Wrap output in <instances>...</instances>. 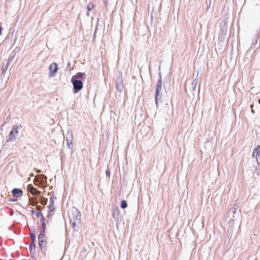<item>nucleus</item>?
<instances>
[{"label":"nucleus","instance_id":"473e14b6","mask_svg":"<svg viewBox=\"0 0 260 260\" xmlns=\"http://www.w3.org/2000/svg\"><path fill=\"white\" fill-rule=\"evenodd\" d=\"M70 62H69L68 63V64H67V68L69 67H70Z\"/></svg>","mask_w":260,"mask_h":260},{"label":"nucleus","instance_id":"0eeeda50","mask_svg":"<svg viewBox=\"0 0 260 260\" xmlns=\"http://www.w3.org/2000/svg\"><path fill=\"white\" fill-rule=\"evenodd\" d=\"M73 135L72 132H68L66 135V142L68 145V147L70 149H73Z\"/></svg>","mask_w":260,"mask_h":260},{"label":"nucleus","instance_id":"39448f33","mask_svg":"<svg viewBox=\"0 0 260 260\" xmlns=\"http://www.w3.org/2000/svg\"><path fill=\"white\" fill-rule=\"evenodd\" d=\"M49 69L50 71L49 74V77H53L55 76L56 73L58 70L57 64L55 62L52 63L49 67Z\"/></svg>","mask_w":260,"mask_h":260},{"label":"nucleus","instance_id":"2eb2a0df","mask_svg":"<svg viewBox=\"0 0 260 260\" xmlns=\"http://www.w3.org/2000/svg\"><path fill=\"white\" fill-rule=\"evenodd\" d=\"M53 205H54V199H53V197H51L50 198V203H49V208L50 209L49 214H50V213L51 212L54 211V208L53 207Z\"/></svg>","mask_w":260,"mask_h":260},{"label":"nucleus","instance_id":"58836bf2","mask_svg":"<svg viewBox=\"0 0 260 260\" xmlns=\"http://www.w3.org/2000/svg\"><path fill=\"white\" fill-rule=\"evenodd\" d=\"M233 218H235V216L234 215L233 216Z\"/></svg>","mask_w":260,"mask_h":260},{"label":"nucleus","instance_id":"7ed1b4c3","mask_svg":"<svg viewBox=\"0 0 260 260\" xmlns=\"http://www.w3.org/2000/svg\"><path fill=\"white\" fill-rule=\"evenodd\" d=\"M162 89V79L160 73H159V79L156 83L155 92V103L156 107H158V102L161 101V94L159 93Z\"/></svg>","mask_w":260,"mask_h":260},{"label":"nucleus","instance_id":"412c9836","mask_svg":"<svg viewBox=\"0 0 260 260\" xmlns=\"http://www.w3.org/2000/svg\"><path fill=\"white\" fill-rule=\"evenodd\" d=\"M239 206L238 205L235 204L232 208L231 209V212L234 213V214H236L237 210L238 209Z\"/></svg>","mask_w":260,"mask_h":260},{"label":"nucleus","instance_id":"bb28decb","mask_svg":"<svg viewBox=\"0 0 260 260\" xmlns=\"http://www.w3.org/2000/svg\"><path fill=\"white\" fill-rule=\"evenodd\" d=\"M106 174L107 175V176H108L109 177L110 175V170H107L106 171Z\"/></svg>","mask_w":260,"mask_h":260},{"label":"nucleus","instance_id":"423d86ee","mask_svg":"<svg viewBox=\"0 0 260 260\" xmlns=\"http://www.w3.org/2000/svg\"><path fill=\"white\" fill-rule=\"evenodd\" d=\"M113 217L116 221L117 225L121 221V216L118 208H115L113 209Z\"/></svg>","mask_w":260,"mask_h":260},{"label":"nucleus","instance_id":"20e7f679","mask_svg":"<svg viewBox=\"0 0 260 260\" xmlns=\"http://www.w3.org/2000/svg\"><path fill=\"white\" fill-rule=\"evenodd\" d=\"M71 82L73 86V92L74 93H78L83 87V83L81 80L71 78Z\"/></svg>","mask_w":260,"mask_h":260},{"label":"nucleus","instance_id":"a211bd4d","mask_svg":"<svg viewBox=\"0 0 260 260\" xmlns=\"http://www.w3.org/2000/svg\"><path fill=\"white\" fill-rule=\"evenodd\" d=\"M254 42L252 43L250 46V47L249 48V50L250 49H254L255 47H256V44L257 43V36H255L254 37Z\"/></svg>","mask_w":260,"mask_h":260},{"label":"nucleus","instance_id":"f8f14e48","mask_svg":"<svg viewBox=\"0 0 260 260\" xmlns=\"http://www.w3.org/2000/svg\"><path fill=\"white\" fill-rule=\"evenodd\" d=\"M39 245L41 249V251H45L47 247V241L45 239H42V240H39Z\"/></svg>","mask_w":260,"mask_h":260},{"label":"nucleus","instance_id":"6ab92c4d","mask_svg":"<svg viewBox=\"0 0 260 260\" xmlns=\"http://www.w3.org/2000/svg\"><path fill=\"white\" fill-rule=\"evenodd\" d=\"M198 83V81L197 79H195L193 80V81L191 83V86H192V89L193 91L196 90V87H197Z\"/></svg>","mask_w":260,"mask_h":260},{"label":"nucleus","instance_id":"f257e3e1","mask_svg":"<svg viewBox=\"0 0 260 260\" xmlns=\"http://www.w3.org/2000/svg\"><path fill=\"white\" fill-rule=\"evenodd\" d=\"M69 217L73 230L78 231V229H76V224L79 225L81 223V213L80 211L77 208L73 207L71 210Z\"/></svg>","mask_w":260,"mask_h":260},{"label":"nucleus","instance_id":"b1692460","mask_svg":"<svg viewBox=\"0 0 260 260\" xmlns=\"http://www.w3.org/2000/svg\"><path fill=\"white\" fill-rule=\"evenodd\" d=\"M47 199L44 198L43 197H42L41 200L40 201V202L42 205H46L47 204Z\"/></svg>","mask_w":260,"mask_h":260},{"label":"nucleus","instance_id":"ddd939ff","mask_svg":"<svg viewBox=\"0 0 260 260\" xmlns=\"http://www.w3.org/2000/svg\"><path fill=\"white\" fill-rule=\"evenodd\" d=\"M12 194L15 197L19 198L22 196L23 191L20 188H15L12 190Z\"/></svg>","mask_w":260,"mask_h":260},{"label":"nucleus","instance_id":"c756f323","mask_svg":"<svg viewBox=\"0 0 260 260\" xmlns=\"http://www.w3.org/2000/svg\"><path fill=\"white\" fill-rule=\"evenodd\" d=\"M36 209H37V210H41V209H42V207H41V206H37V207H36Z\"/></svg>","mask_w":260,"mask_h":260},{"label":"nucleus","instance_id":"5701e85b","mask_svg":"<svg viewBox=\"0 0 260 260\" xmlns=\"http://www.w3.org/2000/svg\"><path fill=\"white\" fill-rule=\"evenodd\" d=\"M93 8L94 5L92 3H89L87 7V9L88 11H90L93 9Z\"/></svg>","mask_w":260,"mask_h":260},{"label":"nucleus","instance_id":"c85d7f7f","mask_svg":"<svg viewBox=\"0 0 260 260\" xmlns=\"http://www.w3.org/2000/svg\"><path fill=\"white\" fill-rule=\"evenodd\" d=\"M42 229H46V223H42Z\"/></svg>","mask_w":260,"mask_h":260},{"label":"nucleus","instance_id":"7c9ffc66","mask_svg":"<svg viewBox=\"0 0 260 260\" xmlns=\"http://www.w3.org/2000/svg\"><path fill=\"white\" fill-rule=\"evenodd\" d=\"M45 230L46 229H42L41 233H43L44 234V233H45Z\"/></svg>","mask_w":260,"mask_h":260},{"label":"nucleus","instance_id":"aec40b11","mask_svg":"<svg viewBox=\"0 0 260 260\" xmlns=\"http://www.w3.org/2000/svg\"><path fill=\"white\" fill-rule=\"evenodd\" d=\"M120 207L122 209H125L127 207V202L125 200H122L121 201Z\"/></svg>","mask_w":260,"mask_h":260},{"label":"nucleus","instance_id":"c9c22d12","mask_svg":"<svg viewBox=\"0 0 260 260\" xmlns=\"http://www.w3.org/2000/svg\"><path fill=\"white\" fill-rule=\"evenodd\" d=\"M11 201L14 202V201H16V199H13V200H11Z\"/></svg>","mask_w":260,"mask_h":260},{"label":"nucleus","instance_id":"a878e982","mask_svg":"<svg viewBox=\"0 0 260 260\" xmlns=\"http://www.w3.org/2000/svg\"><path fill=\"white\" fill-rule=\"evenodd\" d=\"M41 217V222L42 223H45V217H44V216L43 215V214L42 215V216H40Z\"/></svg>","mask_w":260,"mask_h":260},{"label":"nucleus","instance_id":"6e6552de","mask_svg":"<svg viewBox=\"0 0 260 260\" xmlns=\"http://www.w3.org/2000/svg\"><path fill=\"white\" fill-rule=\"evenodd\" d=\"M27 190L33 196H39L41 193V191L38 190L36 188L34 187V186L31 184L27 185Z\"/></svg>","mask_w":260,"mask_h":260},{"label":"nucleus","instance_id":"f03ea898","mask_svg":"<svg viewBox=\"0 0 260 260\" xmlns=\"http://www.w3.org/2000/svg\"><path fill=\"white\" fill-rule=\"evenodd\" d=\"M22 127L21 124L14 125L9 135L7 137L6 142H13L16 141V138L19 134L18 129Z\"/></svg>","mask_w":260,"mask_h":260},{"label":"nucleus","instance_id":"e433bc0d","mask_svg":"<svg viewBox=\"0 0 260 260\" xmlns=\"http://www.w3.org/2000/svg\"><path fill=\"white\" fill-rule=\"evenodd\" d=\"M258 104H260V99H258Z\"/></svg>","mask_w":260,"mask_h":260},{"label":"nucleus","instance_id":"4468645a","mask_svg":"<svg viewBox=\"0 0 260 260\" xmlns=\"http://www.w3.org/2000/svg\"><path fill=\"white\" fill-rule=\"evenodd\" d=\"M9 66V61L8 60H5L3 62V66L2 67V74H5L7 71L8 67Z\"/></svg>","mask_w":260,"mask_h":260},{"label":"nucleus","instance_id":"2f4dec72","mask_svg":"<svg viewBox=\"0 0 260 260\" xmlns=\"http://www.w3.org/2000/svg\"><path fill=\"white\" fill-rule=\"evenodd\" d=\"M251 111L252 113L254 114L255 112L253 109H251Z\"/></svg>","mask_w":260,"mask_h":260},{"label":"nucleus","instance_id":"4c0bfd02","mask_svg":"<svg viewBox=\"0 0 260 260\" xmlns=\"http://www.w3.org/2000/svg\"><path fill=\"white\" fill-rule=\"evenodd\" d=\"M42 176L44 178H45L46 179L47 178L46 176H45V175H43Z\"/></svg>","mask_w":260,"mask_h":260},{"label":"nucleus","instance_id":"f704fd0d","mask_svg":"<svg viewBox=\"0 0 260 260\" xmlns=\"http://www.w3.org/2000/svg\"><path fill=\"white\" fill-rule=\"evenodd\" d=\"M37 173H40L41 172V170H38L37 171Z\"/></svg>","mask_w":260,"mask_h":260},{"label":"nucleus","instance_id":"393cba45","mask_svg":"<svg viewBox=\"0 0 260 260\" xmlns=\"http://www.w3.org/2000/svg\"><path fill=\"white\" fill-rule=\"evenodd\" d=\"M44 237H45V235L43 233H40L38 236V240H42V239H44Z\"/></svg>","mask_w":260,"mask_h":260},{"label":"nucleus","instance_id":"9d476101","mask_svg":"<svg viewBox=\"0 0 260 260\" xmlns=\"http://www.w3.org/2000/svg\"><path fill=\"white\" fill-rule=\"evenodd\" d=\"M120 76H119L117 79V89L119 92H122L123 89V81L122 79V74L121 72L119 73Z\"/></svg>","mask_w":260,"mask_h":260},{"label":"nucleus","instance_id":"72a5a7b5","mask_svg":"<svg viewBox=\"0 0 260 260\" xmlns=\"http://www.w3.org/2000/svg\"><path fill=\"white\" fill-rule=\"evenodd\" d=\"M253 104H251V105H250V108H251V109H253Z\"/></svg>","mask_w":260,"mask_h":260},{"label":"nucleus","instance_id":"cd10ccee","mask_svg":"<svg viewBox=\"0 0 260 260\" xmlns=\"http://www.w3.org/2000/svg\"><path fill=\"white\" fill-rule=\"evenodd\" d=\"M38 203L37 199L35 200V201L31 203L32 206H36L37 204Z\"/></svg>","mask_w":260,"mask_h":260},{"label":"nucleus","instance_id":"f3484780","mask_svg":"<svg viewBox=\"0 0 260 260\" xmlns=\"http://www.w3.org/2000/svg\"><path fill=\"white\" fill-rule=\"evenodd\" d=\"M30 236L31 239V241L36 242V238L35 229L30 231Z\"/></svg>","mask_w":260,"mask_h":260},{"label":"nucleus","instance_id":"9b49d317","mask_svg":"<svg viewBox=\"0 0 260 260\" xmlns=\"http://www.w3.org/2000/svg\"><path fill=\"white\" fill-rule=\"evenodd\" d=\"M72 78L77 80H84L86 79V75L84 73L78 72L72 77Z\"/></svg>","mask_w":260,"mask_h":260},{"label":"nucleus","instance_id":"4be33fe9","mask_svg":"<svg viewBox=\"0 0 260 260\" xmlns=\"http://www.w3.org/2000/svg\"><path fill=\"white\" fill-rule=\"evenodd\" d=\"M31 213L32 214H35L38 218L40 217L42 215V213L41 212H36L34 209L31 210Z\"/></svg>","mask_w":260,"mask_h":260},{"label":"nucleus","instance_id":"1a4fd4ad","mask_svg":"<svg viewBox=\"0 0 260 260\" xmlns=\"http://www.w3.org/2000/svg\"><path fill=\"white\" fill-rule=\"evenodd\" d=\"M252 156L255 157L258 164H260V145H257L253 150Z\"/></svg>","mask_w":260,"mask_h":260},{"label":"nucleus","instance_id":"dca6fc26","mask_svg":"<svg viewBox=\"0 0 260 260\" xmlns=\"http://www.w3.org/2000/svg\"><path fill=\"white\" fill-rule=\"evenodd\" d=\"M35 242L31 241L29 246V250L30 253H35Z\"/></svg>","mask_w":260,"mask_h":260}]
</instances>
